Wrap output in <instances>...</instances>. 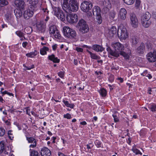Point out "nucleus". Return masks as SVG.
I'll return each mask as SVG.
<instances>
[{
    "label": "nucleus",
    "mask_w": 156,
    "mask_h": 156,
    "mask_svg": "<svg viewBox=\"0 0 156 156\" xmlns=\"http://www.w3.org/2000/svg\"><path fill=\"white\" fill-rule=\"evenodd\" d=\"M62 8L67 13H70L77 11L79 5L76 0H63Z\"/></svg>",
    "instance_id": "obj_1"
},
{
    "label": "nucleus",
    "mask_w": 156,
    "mask_h": 156,
    "mask_svg": "<svg viewBox=\"0 0 156 156\" xmlns=\"http://www.w3.org/2000/svg\"><path fill=\"white\" fill-rule=\"evenodd\" d=\"M63 31L65 37L70 39H74L76 37V33L75 30L68 27H63Z\"/></svg>",
    "instance_id": "obj_2"
},
{
    "label": "nucleus",
    "mask_w": 156,
    "mask_h": 156,
    "mask_svg": "<svg viewBox=\"0 0 156 156\" xmlns=\"http://www.w3.org/2000/svg\"><path fill=\"white\" fill-rule=\"evenodd\" d=\"M118 36L120 41L125 40L128 37V34L126 28L123 25L119 26L118 30Z\"/></svg>",
    "instance_id": "obj_3"
},
{
    "label": "nucleus",
    "mask_w": 156,
    "mask_h": 156,
    "mask_svg": "<svg viewBox=\"0 0 156 156\" xmlns=\"http://www.w3.org/2000/svg\"><path fill=\"white\" fill-rule=\"evenodd\" d=\"M78 25L79 27V30L82 33L85 34L88 32L89 30V27L86 22L83 19L80 20Z\"/></svg>",
    "instance_id": "obj_4"
},
{
    "label": "nucleus",
    "mask_w": 156,
    "mask_h": 156,
    "mask_svg": "<svg viewBox=\"0 0 156 156\" xmlns=\"http://www.w3.org/2000/svg\"><path fill=\"white\" fill-rule=\"evenodd\" d=\"M52 8L53 9V13L54 15L56 16L58 19H60L61 21H64L65 20V16L62 11L58 7H53Z\"/></svg>",
    "instance_id": "obj_5"
},
{
    "label": "nucleus",
    "mask_w": 156,
    "mask_h": 156,
    "mask_svg": "<svg viewBox=\"0 0 156 156\" xmlns=\"http://www.w3.org/2000/svg\"><path fill=\"white\" fill-rule=\"evenodd\" d=\"M93 5L91 2L88 1H84L81 5V10L84 12H87L91 9Z\"/></svg>",
    "instance_id": "obj_6"
},
{
    "label": "nucleus",
    "mask_w": 156,
    "mask_h": 156,
    "mask_svg": "<svg viewBox=\"0 0 156 156\" xmlns=\"http://www.w3.org/2000/svg\"><path fill=\"white\" fill-rule=\"evenodd\" d=\"M67 13L66 19L69 23H76L78 21V17L76 14H70L69 13Z\"/></svg>",
    "instance_id": "obj_7"
},
{
    "label": "nucleus",
    "mask_w": 156,
    "mask_h": 156,
    "mask_svg": "<svg viewBox=\"0 0 156 156\" xmlns=\"http://www.w3.org/2000/svg\"><path fill=\"white\" fill-rule=\"evenodd\" d=\"M10 150L9 147H5L3 141L0 142V154L3 153L4 156H9Z\"/></svg>",
    "instance_id": "obj_8"
},
{
    "label": "nucleus",
    "mask_w": 156,
    "mask_h": 156,
    "mask_svg": "<svg viewBox=\"0 0 156 156\" xmlns=\"http://www.w3.org/2000/svg\"><path fill=\"white\" fill-rule=\"evenodd\" d=\"M146 58L150 62H153L156 61V51L153 50L150 51L146 55Z\"/></svg>",
    "instance_id": "obj_9"
},
{
    "label": "nucleus",
    "mask_w": 156,
    "mask_h": 156,
    "mask_svg": "<svg viewBox=\"0 0 156 156\" xmlns=\"http://www.w3.org/2000/svg\"><path fill=\"white\" fill-rule=\"evenodd\" d=\"M129 19L132 26L134 28L137 27L138 25V21L136 15L133 14H131Z\"/></svg>",
    "instance_id": "obj_10"
},
{
    "label": "nucleus",
    "mask_w": 156,
    "mask_h": 156,
    "mask_svg": "<svg viewBox=\"0 0 156 156\" xmlns=\"http://www.w3.org/2000/svg\"><path fill=\"white\" fill-rule=\"evenodd\" d=\"M35 11L31 9L30 8L25 10L23 13V15L25 19L28 20L32 17L34 14V12Z\"/></svg>",
    "instance_id": "obj_11"
},
{
    "label": "nucleus",
    "mask_w": 156,
    "mask_h": 156,
    "mask_svg": "<svg viewBox=\"0 0 156 156\" xmlns=\"http://www.w3.org/2000/svg\"><path fill=\"white\" fill-rule=\"evenodd\" d=\"M118 30L116 27L115 26L112 27L110 28L109 29L108 32L107 34V36L109 38H112L118 32Z\"/></svg>",
    "instance_id": "obj_12"
},
{
    "label": "nucleus",
    "mask_w": 156,
    "mask_h": 156,
    "mask_svg": "<svg viewBox=\"0 0 156 156\" xmlns=\"http://www.w3.org/2000/svg\"><path fill=\"white\" fill-rule=\"evenodd\" d=\"M112 46L115 50H118L120 52L124 49L123 45L119 42H113L112 43Z\"/></svg>",
    "instance_id": "obj_13"
},
{
    "label": "nucleus",
    "mask_w": 156,
    "mask_h": 156,
    "mask_svg": "<svg viewBox=\"0 0 156 156\" xmlns=\"http://www.w3.org/2000/svg\"><path fill=\"white\" fill-rule=\"evenodd\" d=\"M38 0H30V5L29 8L31 9L36 11L37 9Z\"/></svg>",
    "instance_id": "obj_14"
},
{
    "label": "nucleus",
    "mask_w": 156,
    "mask_h": 156,
    "mask_svg": "<svg viewBox=\"0 0 156 156\" xmlns=\"http://www.w3.org/2000/svg\"><path fill=\"white\" fill-rule=\"evenodd\" d=\"M127 12L126 9L124 8H122L120 9L118 15V16L120 19L124 20L126 18V15Z\"/></svg>",
    "instance_id": "obj_15"
},
{
    "label": "nucleus",
    "mask_w": 156,
    "mask_h": 156,
    "mask_svg": "<svg viewBox=\"0 0 156 156\" xmlns=\"http://www.w3.org/2000/svg\"><path fill=\"white\" fill-rule=\"evenodd\" d=\"M140 22L142 26L145 28L149 27L152 23L151 20H140Z\"/></svg>",
    "instance_id": "obj_16"
},
{
    "label": "nucleus",
    "mask_w": 156,
    "mask_h": 156,
    "mask_svg": "<svg viewBox=\"0 0 156 156\" xmlns=\"http://www.w3.org/2000/svg\"><path fill=\"white\" fill-rule=\"evenodd\" d=\"M41 153L42 156H50L51 155L50 151L46 147L42 148Z\"/></svg>",
    "instance_id": "obj_17"
},
{
    "label": "nucleus",
    "mask_w": 156,
    "mask_h": 156,
    "mask_svg": "<svg viewBox=\"0 0 156 156\" xmlns=\"http://www.w3.org/2000/svg\"><path fill=\"white\" fill-rule=\"evenodd\" d=\"M151 15L148 12H147L142 13L140 16V20H151Z\"/></svg>",
    "instance_id": "obj_18"
},
{
    "label": "nucleus",
    "mask_w": 156,
    "mask_h": 156,
    "mask_svg": "<svg viewBox=\"0 0 156 156\" xmlns=\"http://www.w3.org/2000/svg\"><path fill=\"white\" fill-rule=\"evenodd\" d=\"M37 30L41 32H43L45 31L46 26L41 23H38L37 24Z\"/></svg>",
    "instance_id": "obj_19"
},
{
    "label": "nucleus",
    "mask_w": 156,
    "mask_h": 156,
    "mask_svg": "<svg viewBox=\"0 0 156 156\" xmlns=\"http://www.w3.org/2000/svg\"><path fill=\"white\" fill-rule=\"evenodd\" d=\"M27 139L29 143H32L34 142V144H30V147L31 148H34L36 146V140L33 137H27Z\"/></svg>",
    "instance_id": "obj_20"
},
{
    "label": "nucleus",
    "mask_w": 156,
    "mask_h": 156,
    "mask_svg": "<svg viewBox=\"0 0 156 156\" xmlns=\"http://www.w3.org/2000/svg\"><path fill=\"white\" fill-rule=\"evenodd\" d=\"M106 49L108 53L111 55L116 57H118L119 56V55L118 52L117 51H113L111 49L110 47L108 46Z\"/></svg>",
    "instance_id": "obj_21"
},
{
    "label": "nucleus",
    "mask_w": 156,
    "mask_h": 156,
    "mask_svg": "<svg viewBox=\"0 0 156 156\" xmlns=\"http://www.w3.org/2000/svg\"><path fill=\"white\" fill-rule=\"evenodd\" d=\"M94 15H98L101 14V11L100 7L97 6H95L93 9L92 11Z\"/></svg>",
    "instance_id": "obj_22"
},
{
    "label": "nucleus",
    "mask_w": 156,
    "mask_h": 156,
    "mask_svg": "<svg viewBox=\"0 0 156 156\" xmlns=\"http://www.w3.org/2000/svg\"><path fill=\"white\" fill-rule=\"evenodd\" d=\"M91 48L97 52H102L104 50V48L101 45L98 44H94Z\"/></svg>",
    "instance_id": "obj_23"
},
{
    "label": "nucleus",
    "mask_w": 156,
    "mask_h": 156,
    "mask_svg": "<svg viewBox=\"0 0 156 156\" xmlns=\"http://www.w3.org/2000/svg\"><path fill=\"white\" fill-rule=\"evenodd\" d=\"M145 46L144 44L142 43L136 49L137 52L140 54H143L144 51Z\"/></svg>",
    "instance_id": "obj_24"
},
{
    "label": "nucleus",
    "mask_w": 156,
    "mask_h": 156,
    "mask_svg": "<svg viewBox=\"0 0 156 156\" xmlns=\"http://www.w3.org/2000/svg\"><path fill=\"white\" fill-rule=\"evenodd\" d=\"M14 3L17 7L21 8L23 7L25 3L23 1L21 0H16Z\"/></svg>",
    "instance_id": "obj_25"
},
{
    "label": "nucleus",
    "mask_w": 156,
    "mask_h": 156,
    "mask_svg": "<svg viewBox=\"0 0 156 156\" xmlns=\"http://www.w3.org/2000/svg\"><path fill=\"white\" fill-rule=\"evenodd\" d=\"M138 40L137 37L135 36H132L131 37L130 42L133 46H135L137 43Z\"/></svg>",
    "instance_id": "obj_26"
},
{
    "label": "nucleus",
    "mask_w": 156,
    "mask_h": 156,
    "mask_svg": "<svg viewBox=\"0 0 156 156\" xmlns=\"http://www.w3.org/2000/svg\"><path fill=\"white\" fill-rule=\"evenodd\" d=\"M48 58L54 63H58L60 61L59 59H58L57 57H55V55L53 54L49 55L48 56Z\"/></svg>",
    "instance_id": "obj_27"
},
{
    "label": "nucleus",
    "mask_w": 156,
    "mask_h": 156,
    "mask_svg": "<svg viewBox=\"0 0 156 156\" xmlns=\"http://www.w3.org/2000/svg\"><path fill=\"white\" fill-rule=\"evenodd\" d=\"M131 54V51L129 50L128 53H126L124 51H121L120 54L125 59H129L130 57V55Z\"/></svg>",
    "instance_id": "obj_28"
},
{
    "label": "nucleus",
    "mask_w": 156,
    "mask_h": 156,
    "mask_svg": "<svg viewBox=\"0 0 156 156\" xmlns=\"http://www.w3.org/2000/svg\"><path fill=\"white\" fill-rule=\"evenodd\" d=\"M56 26L53 25H51L50 26L49 29V33L51 34H52L54 32L57 30Z\"/></svg>",
    "instance_id": "obj_29"
},
{
    "label": "nucleus",
    "mask_w": 156,
    "mask_h": 156,
    "mask_svg": "<svg viewBox=\"0 0 156 156\" xmlns=\"http://www.w3.org/2000/svg\"><path fill=\"white\" fill-rule=\"evenodd\" d=\"M88 52L90 55V57L96 60L99 59L100 58V57L97 55L96 54L92 53L88 50L87 49L86 50Z\"/></svg>",
    "instance_id": "obj_30"
},
{
    "label": "nucleus",
    "mask_w": 156,
    "mask_h": 156,
    "mask_svg": "<svg viewBox=\"0 0 156 156\" xmlns=\"http://www.w3.org/2000/svg\"><path fill=\"white\" fill-rule=\"evenodd\" d=\"M14 13L17 19L20 18L22 15L21 11L18 9H16L14 10Z\"/></svg>",
    "instance_id": "obj_31"
},
{
    "label": "nucleus",
    "mask_w": 156,
    "mask_h": 156,
    "mask_svg": "<svg viewBox=\"0 0 156 156\" xmlns=\"http://www.w3.org/2000/svg\"><path fill=\"white\" fill-rule=\"evenodd\" d=\"M103 4L104 6L108 9L111 7L112 5L109 0H104Z\"/></svg>",
    "instance_id": "obj_32"
},
{
    "label": "nucleus",
    "mask_w": 156,
    "mask_h": 156,
    "mask_svg": "<svg viewBox=\"0 0 156 156\" xmlns=\"http://www.w3.org/2000/svg\"><path fill=\"white\" fill-rule=\"evenodd\" d=\"M48 50L49 48L48 47H44L40 50V54L42 55H46L47 54L46 51Z\"/></svg>",
    "instance_id": "obj_33"
},
{
    "label": "nucleus",
    "mask_w": 156,
    "mask_h": 156,
    "mask_svg": "<svg viewBox=\"0 0 156 156\" xmlns=\"http://www.w3.org/2000/svg\"><path fill=\"white\" fill-rule=\"evenodd\" d=\"M99 93L102 97L105 96L107 94V91L105 89L102 88L99 91Z\"/></svg>",
    "instance_id": "obj_34"
},
{
    "label": "nucleus",
    "mask_w": 156,
    "mask_h": 156,
    "mask_svg": "<svg viewBox=\"0 0 156 156\" xmlns=\"http://www.w3.org/2000/svg\"><path fill=\"white\" fill-rule=\"evenodd\" d=\"M63 102L65 104V105L67 107H70L71 108H73L74 106V105L73 104H70L67 101L63 100Z\"/></svg>",
    "instance_id": "obj_35"
},
{
    "label": "nucleus",
    "mask_w": 156,
    "mask_h": 156,
    "mask_svg": "<svg viewBox=\"0 0 156 156\" xmlns=\"http://www.w3.org/2000/svg\"><path fill=\"white\" fill-rule=\"evenodd\" d=\"M16 34L20 37H23L24 39H26L24 37V34L20 31H17L16 32Z\"/></svg>",
    "instance_id": "obj_36"
},
{
    "label": "nucleus",
    "mask_w": 156,
    "mask_h": 156,
    "mask_svg": "<svg viewBox=\"0 0 156 156\" xmlns=\"http://www.w3.org/2000/svg\"><path fill=\"white\" fill-rule=\"evenodd\" d=\"M56 38H59L61 36L59 31L57 30L52 34Z\"/></svg>",
    "instance_id": "obj_37"
},
{
    "label": "nucleus",
    "mask_w": 156,
    "mask_h": 156,
    "mask_svg": "<svg viewBox=\"0 0 156 156\" xmlns=\"http://www.w3.org/2000/svg\"><path fill=\"white\" fill-rule=\"evenodd\" d=\"M96 19L97 21L99 24H100L102 22V18L101 16V14L98 15H96Z\"/></svg>",
    "instance_id": "obj_38"
},
{
    "label": "nucleus",
    "mask_w": 156,
    "mask_h": 156,
    "mask_svg": "<svg viewBox=\"0 0 156 156\" xmlns=\"http://www.w3.org/2000/svg\"><path fill=\"white\" fill-rule=\"evenodd\" d=\"M8 4V2L6 0H0V7L7 5Z\"/></svg>",
    "instance_id": "obj_39"
},
{
    "label": "nucleus",
    "mask_w": 156,
    "mask_h": 156,
    "mask_svg": "<svg viewBox=\"0 0 156 156\" xmlns=\"http://www.w3.org/2000/svg\"><path fill=\"white\" fill-rule=\"evenodd\" d=\"M132 150L136 154H140L141 155L142 154V153L139 150L136 148H133Z\"/></svg>",
    "instance_id": "obj_40"
},
{
    "label": "nucleus",
    "mask_w": 156,
    "mask_h": 156,
    "mask_svg": "<svg viewBox=\"0 0 156 156\" xmlns=\"http://www.w3.org/2000/svg\"><path fill=\"white\" fill-rule=\"evenodd\" d=\"M149 108L152 112H154L156 110V104H153L150 106Z\"/></svg>",
    "instance_id": "obj_41"
},
{
    "label": "nucleus",
    "mask_w": 156,
    "mask_h": 156,
    "mask_svg": "<svg viewBox=\"0 0 156 156\" xmlns=\"http://www.w3.org/2000/svg\"><path fill=\"white\" fill-rule=\"evenodd\" d=\"M26 55L28 57L33 58L36 55V54L35 52H32L26 54Z\"/></svg>",
    "instance_id": "obj_42"
},
{
    "label": "nucleus",
    "mask_w": 156,
    "mask_h": 156,
    "mask_svg": "<svg viewBox=\"0 0 156 156\" xmlns=\"http://www.w3.org/2000/svg\"><path fill=\"white\" fill-rule=\"evenodd\" d=\"M30 156H39L38 152L34 150L30 152Z\"/></svg>",
    "instance_id": "obj_43"
},
{
    "label": "nucleus",
    "mask_w": 156,
    "mask_h": 156,
    "mask_svg": "<svg viewBox=\"0 0 156 156\" xmlns=\"http://www.w3.org/2000/svg\"><path fill=\"white\" fill-rule=\"evenodd\" d=\"M135 0H123L124 3L127 5H131L133 3Z\"/></svg>",
    "instance_id": "obj_44"
},
{
    "label": "nucleus",
    "mask_w": 156,
    "mask_h": 156,
    "mask_svg": "<svg viewBox=\"0 0 156 156\" xmlns=\"http://www.w3.org/2000/svg\"><path fill=\"white\" fill-rule=\"evenodd\" d=\"M5 130L2 127H0V136H3L5 133Z\"/></svg>",
    "instance_id": "obj_45"
},
{
    "label": "nucleus",
    "mask_w": 156,
    "mask_h": 156,
    "mask_svg": "<svg viewBox=\"0 0 156 156\" xmlns=\"http://www.w3.org/2000/svg\"><path fill=\"white\" fill-rule=\"evenodd\" d=\"M12 132V131L11 130H9L8 132V135H9V137L11 140H12L14 137Z\"/></svg>",
    "instance_id": "obj_46"
},
{
    "label": "nucleus",
    "mask_w": 156,
    "mask_h": 156,
    "mask_svg": "<svg viewBox=\"0 0 156 156\" xmlns=\"http://www.w3.org/2000/svg\"><path fill=\"white\" fill-rule=\"evenodd\" d=\"M25 30L27 32V34H30L32 31V29L30 27H27L25 29Z\"/></svg>",
    "instance_id": "obj_47"
},
{
    "label": "nucleus",
    "mask_w": 156,
    "mask_h": 156,
    "mask_svg": "<svg viewBox=\"0 0 156 156\" xmlns=\"http://www.w3.org/2000/svg\"><path fill=\"white\" fill-rule=\"evenodd\" d=\"M94 143L97 147H101V142L100 141L98 140H96L95 142Z\"/></svg>",
    "instance_id": "obj_48"
},
{
    "label": "nucleus",
    "mask_w": 156,
    "mask_h": 156,
    "mask_svg": "<svg viewBox=\"0 0 156 156\" xmlns=\"http://www.w3.org/2000/svg\"><path fill=\"white\" fill-rule=\"evenodd\" d=\"M140 0H136V2L135 4V7L137 8H138L140 6Z\"/></svg>",
    "instance_id": "obj_49"
},
{
    "label": "nucleus",
    "mask_w": 156,
    "mask_h": 156,
    "mask_svg": "<svg viewBox=\"0 0 156 156\" xmlns=\"http://www.w3.org/2000/svg\"><path fill=\"white\" fill-rule=\"evenodd\" d=\"M23 67H25L26 68V69L27 70H30L34 68V65H32L30 66H29V67H27L26 66L25 64L23 65Z\"/></svg>",
    "instance_id": "obj_50"
},
{
    "label": "nucleus",
    "mask_w": 156,
    "mask_h": 156,
    "mask_svg": "<svg viewBox=\"0 0 156 156\" xmlns=\"http://www.w3.org/2000/svg\"><path fill=\"white\" fill-rule=\"evenodd\" d=\"M115 15V12L114 11H112L109 13L110 16L112 18V19L114 18Z\"/></svg>",
    "instance_id": "obj_51"
},
{
    "label": "nucleus",
    "mask_w": 156,
    "mask_h": 156,
    "mask_svg": "<svg viewBox=\"0 0 156 156\" xmlns=\"http://www.w3.org/2000/svg\"><path fill=\"white\" fill-rule=\"evenodd\" d=\"M58 76L61 78H63L64 75V72L62 71H60L58 73Z\"/></svg>",
    "instance_id": "obj_52"
},
{
    "label": "nucleus",
    "mask_w": 156,
    "mask_h": 156,
    "mask_svg": "<svg viewBox=\"0 0 156 156\" xmlns=\"http://www.w3.org/2000/svg\"><path fill=\"white\" fill-rule=\"evenodd\" d=\"M64 117L67 119H70L71 118V115L70 114L67 113L64 115Z\"/></svg>",
    "instance_id": "obj_53"
},
{
    "label": "nucleus",
    "mask_w": 156,
    "mask_h": 156,
    "mask_svg": "<svg viewBox=\"0 0 156 156\" xmlns=\"http://www.w3.org/2000/svg\"><path fill=\"white\" fill-rule=\"evenodd\" d=\"M41 10L43 11V12L45 15H47L48 14L49 11L47 9L42 8Z\"/></svg>",
    "instance_id": "obj_54"
},
{
    "label": "nucleus",
    "mask_w": 156,
    "mask_h": 156,
    "mask_svg": "<svg viewBox=\"0 0 156 156\" xmlns=\"http://www.w3.org/2000/svg\"><path fill=\"white\" fill-rule=\"evenodd\" d=\"M112 116L114 118V120L115 122H116L119 121V119L116 115H112Z\"/></svg>",
    "instance_id": "obj_55"
},
{
    "label": "nucleus",
    "mask_w": 156,
    "mask_h": 156,
    "mask_svg": "<svg viewBox=\"0 0 156 156\" xmlns=\"http://www.w3.org/2000/svg\"><path fill=\"white\" fill-rule=\"evenodd\" d=\"M76 50L78 52H82L83 51V48L79 47H76Z\"/></svg>",
    "instance_id": "obj_56"
},
{
    "label": "nucleus",
    "mask_w": 156,
    "mask_h": 156,
    "mask_svg": "<svg viewBox=\"0 0 156 156\" xmlns=\"http://www.w3.org/2000/svg\"><path fill=\"white\" fill-rule=\"evenodd\" d=\"M147 47L148 51H150L152 48L151 45L150 44H147Z\"/></svg>",
    "instance_id": "obj_57"
},
{
    "label": "nucleus",
    "mask_w": 156,
    "mask_h": 156,
    "mask_svg": "<svg viewBox=\"0 0 156 156\" xmlns=\"http://www.w3.org/2000/svg\"><path fill=\"white\" fill-rule=\"evenodd\" d=\"M147 71L146 70L144 71L141 74V75L144 76H147Z\"/></svg>",
    "instance_id": "obj_58"
},
{
    "label": "nucleus",
    "mask_w": 156,
    "mask_h": 156,
    "mask_svg": "<svg viewBox=\"0 0 156 156\" xmlns=\"http://www.w3.org/2000/svg\"><path fill=\"white\" fill-rule=\"evenodd\" d=\"M28 43L27 42H23L22 43V46L24 48H26Z\"/></svg>",
    "instance_id": "obj_59"
},
{
    "label": "nucleus",
    "mask_w": 156,
    "mask_h": 156,
    "mask_svg": "<svg viewBox=\"0 0 156 156\" xmlns=\"http://www.w3.org/2000/svg\"><path fill=\"white\" fill-rule=\"evenodd\" d=\"M58 156H68L67 155H65L64 154L61 152H58Z\"/></svg>",
    "instance_id": "obj_60"
},
{
    "label": "nucleus",
    "mask_w": 156,
    "mask_h": 156,
    "mask_svg": "<svg viewBox=\"0 0 156 156\" xmlns=\"http://www.w3.org/2000/svg\"><path fill=\"white\" fill-rule=\"evenodd\" d=\"M52 48L53 50H55L57 48V45L56 44L53 45L52 46Z\"/></svg>",
    "instance_id": "obj_61"
},
{
    "label": "nucleus",
    "mask_w": 156,
    "mask_h": 156,
    "mask_svg": "<svg viewBox=\"0 0 156 156\" xmlns=\"http://www.w3.org/2000/svg\"><path fill=\"white\" fill-rule=\"evenodd\" d=\"M80 124L83 125H85L87 124V122L85 121H83L82 122H81L80 123Z\"/></svg>",
    "instance_id": "obj_62"
},
{
    "label": "nucleus",
    "mask_w": 156,
    "mask_h": 156,
    "mask_svg": "<svg viewBox=\"0 0 156 156\" xmlns=\"http://www.w3.org/2000/svg\"><path fill=\"white\" fill-rule=\"evenodd\" d=\"M74 63L75 65H77L78 63V61L76 59H74Z\"/></svg>",
    "instance_id": "obj_63"
},
{
    "label": "nucleus",
    "mask_w": 156,
    "mask_h": 156,
    "mask_svg": "<svg viewBox=\"0 0 156 156\" xmlns=\"http://www.w3.org/2000/svg\"><path fill=\"white\" fill-rule=\"evenodd\" d=\"M146 76L149 79H151L152 78L151 75L149 74H147V76Z\"/></svg>",
    "instance_id": "obj_64"
}]
</instances>
